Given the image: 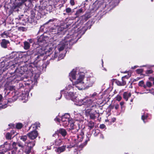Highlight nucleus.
Listing matches in <instances>:
<instances>
[{"mask_svg":"<svg viewBox=\"0 0 154 154\" xmlns=\"http://www.w3.org/2000/svg\"><path fill=\"white\" fill-rule=\"evenodd\" d=\"M69 76L73 85H75L79 90L84 89L91 87L95 81V79L93 77L84 80L85 76L84 73L80 72L77 74L75 69H73L70 72Z\"/></svg>","mask_w":154,"mask_h":154,"instance_id":"nucleus-1","label":"nucleus"},{"mask_svg":"<svg viewBox=\"0 0 154 154\" xmlns=\"http://www.w3.org/2000/svg\"><path fill=\"white\" fill-rule=\"evenodd\" d=\"M67 95H66V97L68 99H70L75 102V104L77 105L81 106L82 105H87L88 107L90 108L93 106L92 105V102L90 99L85 98L79 100L75 96V93L73 92H67Z\"/></svg>","mask_w":154,"mask_h":154,"instance_id":"nucleus-2","label":"nucleus"},{"mask_svg":"<svg viewBox=\"0 0 154 154\" xmlns=\"http://www.w3.org/2000/svg\"><path fill=\"white\" fill-rule=\"evenodd\" d=\"M53 45L51 44H50L48 45H45V48H43L40 49L38 51V54L39 56H42L44 54H47L50 53L51 54L52 51L53 49Z\"/></svg>","mask_w":154,"mask_h":154,"instance_id":"nucleus-3","label":"nucleus"},{"mask_svg":"<svg viewBox=\"0 0 154 154\" xmlns=\"http://www.w3.org/2000/svg\"><path fill=\"white\" fill-rule=\"evenodd\" d=\"M70 117L69 115L68 114H66L64 115V116H62L61 118V119H59L57 118H56L55 119V121H57L58 122H60L61 120V121L63 122H66L65 124H68L69 123H70L71 120H69V118ZM65 124V123L64 124Z\"/></svg>","mask_w":154,"mask_h":154,"instance_id":"nucleus-4","label":"nucleus"},{"mask_svg":"<svg viewBox=\"0 0 154 154\" xmlns=\"http://www.w3.org/2000/svg\"><path fill=\"white\" fill-rule=\"evenodd\" d=\"M69 42L66 41H62L60 43L58 44L56 48L58 50V51L60 52L63 50L66 45H68Z\"/></svg>","mask_w":154,"mask_h":154,"instance_id":"nucleus-5","label":"nucleus"},{"mask_svg":"<svg viewBox=\"0 0 154 154\" xmlns=\"http://www.w3.org/2000/svg\"><path fill=\"white\" fill-rule=\"evenodd\" d=\"M70 123V128H69L70 130H72L71 132L73 133H76L78 131L79 129V125L78 124L76 125H74L72 121H71Z\"/></svg>","mask_w":154,"mask_h":154,"instance_id":"nucleus-6","label":"nucleus"},{"mask_svg":"<svg viewBox=\"0 0 154 154\" xmlns=\"http://www.w3.org/2000/svg\"><path fill=\"white\" fill-rule=\"evenodd\" d=\"M38 133L36 131H33L27 134L29 137L31 139H34L37 136Z\"/></svg>","mask_w":154,"mask_h":154,"instance_id":"nucleus-7","label":"nucleus"},{"mask_svg":"<svg viewBox=\"0 0 154 154\" xmlns=\"http://www.w3.org/2000/svg\"><path fill=\"white\" fill-rule=\"evenodd\" d=\"M9 43V42L8 41L3 39L1 43V46L2 48H6L7 47V45Z\"/></svg>","mask_w":154,"mask_h":154,"instance_id":"nucleus-8","label":"nucleus"},{"mask_svg":"<svg viewBox=\"0 0 154 154\" xmlns=\"http://www.w3.org/2000/svg\"><path fill=\"white\" fill-rule=\"evenodd\" d=\"M4 147L5 151L10 150L13 148L12 144L11 145L10 144L5 143Z\"/></svg>","mask_w":154,"mask_h":154,"instance_id":"nucleus-9","label":"nucleus"},{"mask_svg":"<svg viewBox=\"0 0 154 154\" xmlns=\"http://www.w3.org/2000/svg\"><path fill=\"white\" fill-rule=\"evenodd\" d=\"M58 133L60 134L63 136H65L67 134L66 130L63 128H60L57 131Z\"/></svg>","mask_w":154,"mask_h":154,"instance_id":"nucleus-10","label":"nucleus"},{"mask_svg":"<svg viewBox=\"0 0 154 154\" xmlns=\"http://www.w3.org/2000/svg\"><path fill=\"white\" fill-rule=\"evenodd\" d=\"M65 147L63 146L61 147H58L55 150L56 152L58 154H60L64 151L65 150Z\"/></svg>","mask_w":154,"mask_h":154,"instance_id":"nucleus-11","label":"nucleus"},{"mask_svg":"<svg viewBox=\"0 0 154 154\" xmlns=\"http://www.w3.org/2000/svg\"><path fill=\"white\" fill-rule=\"evenodd\" d=\"M13 148L12 149L11 154H16L17 148L16 147V143L15 142H13L12 143Z\"/></svg>","mask_w":154,"mask_h":154,"instance_id":"nucleus-12","label":"nucleus"},{"mask_svg":"<svg viewBox=\"0 0 154 154\" xmlns=\"http://www.w3.org/2000/svg\"><path fill=\"white\" fill-rule=\"evenodd\" d=\"M79 136H77L76 137H73L72 138V140L75 141V142H77V144L79 142H81L82 140V138L81 137H80V139L79 138Z\"/></svg>","mask_w":154,"mask_h":154,"instance_id":"nucleus-13","label":"nucleus"},{"mask_svg":"<svg viewBox=\"0 0 154 154\" xmlns=\"http://www.w3.org/2000/svg\"><path fill=\"white\" fill-rule=\"evenodd\" d=\"M123 96L124 98L127 101L128 100V98L131 97V94L130 93H128L127 92H125L123 94Z\"/></svg>","mask_w":154,"mask_h":154,"instance_id":"nucleus-14","label":"nucleus"},{"mask_svg":"<svg viewBox=\"0 0 154 154\" xmlns=\"http://www.w3.org/2000/svg\"><path fill=\"white\" fill-rule=\"evenodd\" d=\"M30 45L27 42H24V48L25 50H27L30 48Z\"/></svg>","mask_w":154,"mask_h":154,"instance_id":"nucleus-15","label":"nucleus"},{"mask_svg":"<svg viewBox=\"0 0 154 154\" xmlns=\"http://www.w3.org/2000/svg\"><path fill=\"white\" fill-rule=\"evenodd\" d=\"M126 77V76H123L122 78V82L121 83H120L119 82L117 83V84L120 85H125L126 82L124 80V79Z\"/></svg>","mask_w":154,"mask_h":154,"instance_id":"nucleus-16","label":"nucleus"},{"mask_svg":"<svg viewBox=\"0 0 154 154\" xmlns=\"http://www.w3.org/2000/svg\"><path fill=\"white\" fill-rule=\"evenodd\" d=\"M94 125V122L92 121L89 122L88 124V126L90 129H91L93 128Z\"/></svg>","mask_w":154,"mask_h":154,"instance_id":"nucleus-17","label":"nucleus"},{"mask_svg":"<svg viewBox=\"0 0 154 154\" xmlns=\"http://www.w3.org/2000/svg\"><path fill=\"white\" fill-rule=\"evenodd\" d=\"M11 134L10 133L8 132L5 135L6 138L8 140H11L12 137Z\"/></svg>","mask_w":154,"mask_h":154,"instance_id":"nucleus-18","label":"nucleus"},{"mask_svg":"<svg viewBox=\"0 0 154 154\" xmlns=\"http://www.w3.org/2000/svg\"><path fill=\"white\" fill-rule=\"evenodd\" d=\"M9 33L7 32H5L1 34V36L4 38H7L8 36Z\"/></svg>","mask_w":154,"mask_h":154,"instance_id":"nucleus-19","label":"nucleus"},{"mask_svg":"<svg viewBox=\"0 0 154 154\" xmlns=\"http://www.w3.org/2000/svg\"><path fill=\"white\" fill-rule=\"evenodd\" d=\"M31 147H27L26 149L25 152L26 154H28L29 153L31 152Z\"/></svg>","mask_w":154,"mask_h":154,"instance_id":"nucleus-20","label":"nucleus"},{"mask_svg":"<svg viewBox=\"0 0 154 154\" xmlns=\"http://www.w3.org/2000/svg\"><path fill=\"white\" fill-rule=\"evenodd\" d=\"M39 123H36L32 125L31 127H32L33 128H35V129L37 128L38 125H39Z\"/></svg>","mask_w":154,"mask_h":154,"instance_id":"nucleus-21","label":"nucleus"},{"mask_svg":"<svg viewBox=\"0 0 154 154\" xmlns=\"http://www.w3.org/2000/svg\"><path fill=\"white\" fill-rule=\"evenodd\" d=\"M22 125L21 123H18L17 124L16 127L17 128L20 129L22 128Z\"/></svg>","mask_w":154,"mask_h":154,"instance_id":"nucleus-22","label":"nucleus"},{"mask_svg":"<svg viewBox=\"0 0 154 154\" xmlns=\"http://www.w3.org/2000/svg\"><path fill=\"white\" fill-rule=\"evenodd\" d=\"M27 138V137L26 136H23L20 137V139L23 141H25Z\"/></svg>","mask_w":154,"mask_h":154,"instance_id":"nucleus-23","label":"nucleus"},{"mask_svg":"<svg viewBox=\"0 0 154 154\" xmlns=\"http://www.w3.org/2000/svg\"><path fill=\"white\" fill-rule=\"evenodd\" d=\"M147 117H148V116L147 115H143L142 116V117H141L143 121V122L144 123L145 122L144 121V120L145 119H146Z\"/></svg>","mask_w":154,"mask_h":154,"instance_id":"nucleus-24","label":"nucleus"},{"mask_svg":"<svg viewBox=\"0 0 154 154\" xmlns=\"http://www.w3.org/2000/svg\"><path fill=\"white\" fill-rule=\"evenodd\" d=\"M82 9H79L75 13V15H77L80 13H82Z\"/></svg>","mask_w":154,"mask_h":154,"instance_id":"nucleus-25","label":"nucleus"},{"mask_svg":"<svg viewBox=\"0 0 154 154\" xmlns=\"http://www.w3.org/2000/svg\"><path fill=\"white\" fill-rule=\"evenodd\" d=\"M76 144H77V142H75V141L74 142V141H73L72 140L71 145V146L72 147L74 146H75Z\"/></svg>","mask_w":154,"mask_h":154,"instance_id":"nucleus-26","label":"nucleus"},{"mask_svg":"<svg viewBox=\"0 0 154 154\" xmlns=\"http://www.w3.org/2000/svg\"><path fill=\"white\" fill-rule=\"evenodd\" d=\"M72 10L71 9L69 8H67L66 9V12L68 13H69L72 12Z\"/></svg>","mask_w":154,"mask_h":154,"instance_id":"nucleus-27","label":"nucleus"},{"mask_svg":"<svg viewBox=\"0 0 154 154\" xmlns=\"http://www.w3.org/2000/svg\"><path fill=\"white\" fill-rule=\"evenodd\" d=\"M3 97L2 95L0 94V104L1 105L3 103Z\"/></svg>","mask_w":154,"mask_h":154,"instance_id":"nucleus-28","label":"nucleus"},{"mask_svg":"<svg viewBox=\"0 0 154 154\" xmlns=\"http://www.w3.org/2000/svg\"><path fill=\"white\" fill-rule=\"evenodd\" d=\"M90 117L92 119H94L96 118L95 114L94 113H91L90 114Z\"/></svg>","mask_w":154,"mask_h":154,"instance_id":"nucleus-29","label":"nucleus"},{"mask_svg":"<svg viewBox=\"0 0 154 154\" xmlns=\"http://www.w3.org/2000/svg\"><path fill=\"white\" fill-rule=\"evenodd\" d=\"M146 85L147 87H150L152 86V83L149 82H146Z\"/></svg>","mask_w":154,"mask_h":154,"instance_id":"nucleus-30","label":"nucleus"},{"mask_svg":"<svg viewBox=\"0 0 154 154\" xmlns=\"http://www.w3.org/2000/svg\"><path fill=\"white\" fill-rule=\"evenodd\" d=\"M143 70L142 69H138L136 70V72L138 74L141 73L143 72Z\"/></svg>","mask_w":154,"mask_h":154,"instance_id":"nucleus-31","label":"nucleus"},{"mask_svg":"<svg viewBox=\"0 0 154 154\" xmlns=\"http://www.w3.org/2000/svg\"><path fill=\"white\" fill-rule=\"evenodd\" d=\"M58 54V52L56 51H56L54 52V57H52L53 58V59H54L55 58V57H57Z\"/></svg>","mask_w":154,"mask_h":154,"instance_id":"nucleus-32","label":"nucleus"},{"mask_svg":"<svg viewBox=\"0 0 154 154\" xmlns=\"http://www.w3.org/2000/svg\"><path fill=\"white\" fill-rule=\"evenodd\" d=\"M29 144L31 145L30 147H33L35 145V143L34 142H30L29 143Z\"/></svg>","mask_w":154,"mask_h":154,"instance_id":"nucleus-33","label":"nucleus"},{"mask_svg":"<svg viewBox=\"0 0 154 154\" xmlns=\"http://www.w3.org/2000/svg\"><path fill=\"white\" fill-rule=\"evenodd\" d=\"M116 100L118 101H120L122 99V97L119 95H118L117 96V97H116Z\"/></svg>","mask_w":154,"mask_h":154,"instance_id":"nucleus-34","label":"nucleus"},{"mask_svg":"<svg viewBox=\"0 0 154 154\" xmlns=\"http://www.w3.org/2000/svg\"><path fill=\"white\" fill-rule=\"evenodd\" d=\"M153 71L151 70H147L146 72V74H150L152 73Z\"/></svg>","mask_w":154,"mask_h":154,"instance_id":"nucleus-35","label":"nucleus"},{"mask_svg":"<svg viewBox=\"0 0 154 154\" xmlns=\"http://www.w3.org/2000/svg\"><path fill=\"white\" fill-rule=\"evenodd\" d=\"M144 84V82L143 81H140L138 84L140 86H142Z\"/></svg>","mask_w":154,"mask_h":154,"instance_id":"nucleus-36","label":"nucleus"},{"mask_svg":"<svg viewBox=\"0 0 154 154\" xmlns=\"http://www.w3.org/2000/svg\"><path fill=\"white\" fill-rule=\"evenodd\" d=\"M67 89L68 90H72L73 89V87L71 85H69L67 87Z\"/></svg>","mask_w":154,"mask_h":154,"instance_id":"nucleus-37","label":"nucleus"},{"mask_svg":"<svg viewBox=\"0 0 154 154\" xmlns=\"http://www.w3.org/2000/svg\"><path fill=\"white\" fill-rule=\"evenodd\" d=\"M7 104H5L4 105H2L1 106H0V108L2 109H4L6 108L7 107Z\"/></svg>","mask_w":154,"mask_h":154,"instance_id":"nucleus-38","label":"nucleus"},{"mask_svg":"<svg viewBox=\"0 0 154 154\" xmlns=\"http://www.w3.org/2000/svg\"><path fill=\"white\" fill-rule=\"evenodd\" d=\"M65 55L64 54H63L62 56L60 55L59 57V58L60 60L63 59L65 57Z\"/></svg>","mask_w":154,"mask_h":154,"instance_id":"nucleus-39","label":"nucleus"},{"mask_svg":"<svg viewBox=\"0 0 154 154\" xmlns=\"http://www.w3.org/2000/svg\"><path fill=\"white\" fill-rule=\"evenodd\" d=\"M70 4L72 5H74L75 4V2L74 0H70Z\"/></svg>","mask_w":154,"mask_h":154,"instance_id":"nucleus-40","label":"nucleus"},{"mask_svg":"<svg viewBox=\"0 0 154 154\" xmlns=\"http://www.w3.org/2000/svg\"><path fill=\"white\" fill-rule=\"evenodd\" d=\"M149 79L150 81H152L153 82V83L154 84V77H149Z\"/></svg>","mask_w":154,"mask_h":154,"instance_id":"nucleus-41","label":"nucleus"},{"mask_svg":"<svg viewBox=\"0 0 154 154\" xmlns=\"http://www.w3.org/2000/svg\"><path fill=\"white\" fill-rule=\"evenodd\" d=\"M89 140H90V139H89V137H87L86 139L85 142V145H86L87 143L88 142V141H89Z\"/></svg>","mask_w":154,"mask_h":154,"instance_id":"nucleus-42","label":"nucleus"},{"mask_svg":"<svg viewBox=\"0 0 154 154\" xmlns=\"http://www.w3.org/2000/svg\"><path fill=\"white\" fill-rule=\"evenodd\" d=\"M105 126L104 124L100 125V128L101 129H103L105 128Z\"/></svg>","mask_w":154,"mask_h":154,"instance_id":"nucleus-43","label":"nucleus"},{"mask_svg":"<svg viewBox=\"0 0 154 154\" xmlns=\"http://www.w3.org/2000/svg\"><path fill=\"white\" fill-rule=\"evenodd\" d=\"M18 98V96L17 95H14L12 99H14V100H15L17 99Z\"/></svg>","mask_w":154,"mask_h":154,"instance_id":"nucleus-44","label":"nucleus"},{"mask_svg":"<svg viewBox=\"0 0 154 154\" xmlns=\"http://www.w3.org/2000/svg\"><path fill=\"white\" fill-rule=\"evenodd\" d=\"M97 95V94L96 92L94 93L93 94L91 95V97H94L95 96H96Z\"/></svg>","mask_w":154,"mask_h":154,"instance_id":"nucleus-45","label":"nucleus"},{"mask_svg":"<svg viewBox=\"0 0 154 154\" xmlns=\"http://www.w3.org/2000/svg\"><path fill=\"white\" fill-rule=\"evenodd\" d=\"M114 108L116 109H118L119 108V105L118 104H116L114 106Z\"/></svg>","mask_w":154,"mask_h":154,"instance_id":"nucleus-46","label":"nucleus"},{"mask_svg":"<svg viewBox=\"0 0 154 154\" xmlns=\"http://www.w3.org/2000/svg\"><path fill=\"white\" fill-rule=\"evenodd\" d=\"M38 42L39 43V44L40 45H42V42L41 41V40H40V39H39L38 40Z\"/></svg>","mask_w":154,"mask_h":154,"instance_id":"nucleus-47","label":"nucleus"},{"mask_svg":"<svg viewBox=\"0 0 154 154\" xmlns=\"http://www.w3.org/2000/svg\"><path fill=\"white\" fill-rule=\"evenodd\" d=\"M54 20V19H50V20L47 22L46 23V24L50 22H53Z\"/></svg>","mask_w":154,"mask_h":154,"instance_id":"nucleus-48","label":"nucleus"},{"mask_svg":"<svg viewBox=\"0 0 154 154\" xmlns=\"http://www.w3.org/2000/svg\"><path fill=\"white\" fill-rule=\"evenodd\" d=\"M64 91L63 90H62L61 91V95L60 96V97L59 98V99H60L62 96V94L63 93V92Z\"/></svg>","mask_w":154,"mask_h":154,"instance_id":"nucleus-49","label":"nucleus"},{"mask_svg":"<svg viewBox=\"0 0 154 154\" xmlns=\"http://www.w3.org/2000/svg\"><path fill=\"white\" fill-rule=\"evenodd\" d=\"M124 104V102H121L120 103V105L121 106H122Z\"/></svg>","mask_w":154,"mask_h":154,"instance_id":"nucleus-50","label":"nucleus"},{"mask_svg":"<svg viewBox=\"0 0 154 154\" xmlns=\"http://www.w3.org/2000/svg\"><path fill=\"white\" fill-rule=\"evenodd\" d=\"M28 40L29 42L30 43H32V39H28Z\"/></svg>","mask_w":154,"mask_h":154,"instance_id":"nucleus-51","label":"nucleus"},{"mask_svg":"<svg viewBox=\"0 0 154 154\" xmlns=\"http://www.w3.org/2000/svg\"><path fill=\"white\" fill-rule=\"evenodd\" d=\"M137 67H138V66H134V67H132V69H134L136 68H137Z\"/></svg>","mask_w":154,"mask_h":154,"instance_id":"nucleus-52","label":"nucleus"},{"mask_svg":"<svg viewBox=\"0 0 154 154\" xmlns=\"http://www.w3.org/2000/svg\"><path fill=\"white\" fill-rule=\"evenodd\" d=\"M14 131H11V135H12V134H14Z\"/></svg>","mask_w":154,"mask_h":154,"instance_id":"nucleus-53","label":"nucleus"},{"mask_svg":"<svg viewBox=\"0 0 154 154\" xmlns=\"http://www.w3.org/2000/svg\"><path fill=\"white\" fill-rule=\"evenodd\" d=\"M100 137L102 139H103L104 138L103 136V134H101L100 135Z\"/></svg>","mask_w":154,"mask_h":154,"instance_id":"nucleus-54","label":"nucleus"},{"mask_svg":"<svg viewBox=\"0 0 154 154\" xmlns=\"http://www.w3.org/2000/svg\"><path fill=\"white\" fill-rule=\"evenodd\" d=\"M143 85V87H144V88H146V87H147V86H146V85Z\"/></svg>","mask_w":154,"mask_h":154,"instance_id":"nucleus-55","label":"nucleus"},{"mask_svg":"<svg viewBox=\"0 0 154 154\" xmlns=\"http://www.w3.org/2000/svg\"><path fill=\"white\" fill-rule=\"evenodd\" d=\"M27 0H23V2H26Z\"/></svg>","mask_w":154,"mask_h":154,"instance_id":"nucleus-56","label":"nucleus"},{"mask_svg":"<svg viewBox=\"0 0 154 154\" xmlns=\"http://www.w3.org/2000/svg\"><path fill=\"white\" fill-rule=\"evenodd\" d=\"M42 42H43V43H45V41H44H44H43Z\"/></svg>","mask_w":154,"mask_h":154,"instance_id":"nucleus-57","label":"nucleus"},{"mask_svg":"<svg viewBox=\"0 0 154 154\" xmlns=\"http://www.w3.org/2000/svg\"><path fill=\"white\" fill-rule=\"evenodd\" d=\"M0 154H4L3 153H0Z\"/></svg>","mask_w":154,"mask_h":154,"instance_id":"nucleus-58","label":"nucleus"},{"mask_svg":"<svg viewBox=\"0 0 154 154\" xmlns=\"http://www.w3.org/2000/svg\"><path fill=\"white\" fill-rule=\"evenodd\" d=\"M79 139H80V137L79 136ZM80 137L82 138V136H81V137Z\"/></svg>","mask_w":154,"mask_h":154,"instance_id":"nucleus-59","label":"nucleus"},{"mask_svg":"<svg viewBox=\"0 0 154 154\" xmlns=\"http://www.w3.org/2000/svg\"><path fill=\"white\" fill-rule=\"evenodd\" d=\"M132 99H131V102H132Z\"/></svg>","mask_w":154,"mask_h":154,"instance_id":"nucleus-60","label":"nucleus"},{"mask_svg":"<svg viewBox=\"0 0 154 154\" xmlns=\"http://www.w3.org/2000/svg\"><path fill=\"white\" fill-rule=\"evenodd\" d=\"M6 102H7V103H8V101L7 100H6Z\"/></svg>","mask_w":154,"mask_h":154,"instance_id":"nucleus-61","label":"nucleus"},{"mask_svg":"<svg viewBox=\"0 0 154 154\" xmlns=\"http://www.w3.org/2000/svg\"><path fill=\"white\" fill-rule=\"evenodd\" d=\"M151 1H153V0H151Z\"/></svg>","mask_w":154,"mask_h":154,"instance_id":"nucleus-62","label":"nucleus"}]
</instances>
